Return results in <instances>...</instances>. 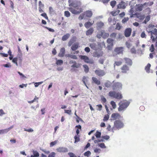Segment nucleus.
Wrapping results in <instances>:
<instances>
[{
  "label": "nucleus",
  "mask_w": 157,
  "mask_h": 157,
  "mask_svg": "<svg viewBox=\"0 0 157 157\" xmlns=\"http://www.w3.org/2000/svg\"><path fill=\"white\" fill-rule=\"evenodd\" d=\"M104 25V24L102 22H99L97 23V27L99 28H101Z\"/></svg>",
  "instance_id": "nucleus-37"
},
{
  "label": "nucleus",
  "mask_w": 157,
  "mask_h": 157,
  "mask_svg": "<svg viewBox=\"0 0 157 157\" xmlns=\"http://www.w3.org/2000/svg\"><path fill=\"white\" fill-rule=\"evenodd\" d=\"M79 44L78 42H76L71 47V48L72 51H75L79 47Z\"/></svg>",
  "instance_id": "nucleus-16"
},
{
  "label": "nucleus",
  "mask_w": 157,
  "mask_h": 157,
  "mask_svg": "<svg viewBox=\"0 0 157 157\" xmlns=\"http://www.w3.org/2000/svg\"><path fill=\"white\" fill-rule=\"evenodd\" d=\"M134 15L136 16V17L140 20H143L145 18V16L144 15L141 14L139 13H136Z\"/></svg>",
  "instance_id": "nucleus-18"
},
{
  "label": "nucleus",
  "mask_w": 157,
  "mask_h": 157,
  "mask_svg": "<svg viewBox=\"0 0 157 157\" xmlns=\"http://www.w3.org/2000/svg\"><path fill=\"white\" fill-rule=\"evenodd\" d=\"M75 143L79 142L80 141V138L79 136L76 135L74 137Z\"/></svg>",
  "instance_id": "nucleus-43"
},
{
  "label": "nucleus",
  "mask_w": 157,
  "mask_h": 157,
  "mask_svg": "<svg viewBox=\"0 0 157 157\" xmlns=\"http://www.w3.org/2000/svg\"><path fill=\"white\" fill-rule=\"evenodd\" d=\"M70 13L68 11H65L64 12V15L67 17H69L70 16Z\"/></svg>",
  "instance_id": "nucleus-48"
},
{
  "label": "nucleus",
  "mask_w": 157,
  "mask_h": 157,
  "mask_svg": "<svg viewBox=\"0 0 157 157\" xmlns=\"http://www.w3.org/2000/svg\"><path fill=\"white\" fill-rule=\"evenodd\" d=\"M73 63V64L71 66V67H76L77 68H78L80 66V64L77 63L75 61L73 62L72 61H70V63Z\"/></svg>",
  "instance_id": "nucleus-22"
},
{
  "label": "nucleus",
  "mask_w": 157,
  "mask_h": 157,
  "mask_svg": "<svg viewBox=\"0 0 157 157\" xmlns=\"http://www.w3.org/2000/svg\"><path fill=\"white\" fill-rule=\"evenodd\" d=\"M94 31V30L93 28H90L86 32V36H89L91 35Z\"/></svg>",
  "instance_id": "nucleus-20"
},
{
  "label": "nucleus",
  "mask_w": 157,
  "mask_h": 157,
  "mask_svg": "<svg viewBox=\"0 0 157 157\" xmlns=\"http://www.w3.org/2000/svg\"><path fill=\"white\" fill-rule=\"evenodd\" d=\"M65 49L64 48H61L58 56L60 57H63L65 55Z\"/></svg>",
  "instance_id": "nucleus-15"
},
{
  "label": "nucleus",
  "mask_w": 157,
  "mask_h": 157,
  "mask_svg": "<svg viewBox=\"0 0 157 157\" xmlns=\"http://www.w3.org/2000/svg\"><path fill=\"white\" fill-rule=\"evenodd\" d=\"M123 122L120 120H116L114 122V126L117 128H121L124 126Z\"/></svg>",
  "instance_id": "nucleus-4"
},
{
  "label": "nucleus",
  "mask_w": 157,
  "mask_h": 157,
  "mask_svg": "<svg viewBox=\"0 0 157 157\" xmlns=\"http://www.w3.org/2000/svg\"><path fill=\"white\" fill-rule=\"evenodd\" d=\"M130 104V102L126 100L120 101L118 103L119 107L118 111L119 112L124 111L126 109Z\"/></svg>",
  "instance_id": "nucleus-2"
},
{
  "label": "nucleus",
  "mask_w": 157,
  "mask_h": 157,
  "mask_svg": "<svg viewBox=\"0 0 157 157\" xmlns=\"http://www.w3.org/2000/svg\"><path fill=\"white\" fill-rule=\"evenodd\" d=\"M93 82L97 85H99L101 84L100 80H98L96 78L93 77L92 78Z\"/></svg>",
  "instance_id": "nucleus-21"
},
{
  "label": "nucleus",
  "mask_w": 157,
  "mask_h": 157,
  "mask_svg": "<svg viewBox=\"0 0 157 157\" xmlns=\"http://www.w3.org/2000/svg\"><path fill=\"white\" fill-rule=\"evenodd\" d=\"M117 33H111L110 35V36L112 38H115L117 36Z\"/></svg>",
  "instance_id": "nucleus-58"
},
{
  "label": "nucleus",
  "mask_w": 157,
  "mask_h": 157,
  "mask_svg": "<svg viewBox=\"0 0 157 157\" xmlns=\"http://www.w3.org/2000/svg\"><path fill=\"white\" fill-rule=\"evenodd\" d=\"M121 72L122 73H126L129 70L128 67L126 64H124L121 68Z\"/></svg>",
  "instance_id": "nucleus-7"
},
{
  "label": "nucleus",
  "mask_w": 157,
  "mask_h": 157,
  "mask_svg": "<svg viewBox=\"0 0 157 157\" xmlns=\"http://www.w3.org/2000/svg\"><path fill=\"white\" fill-rule=\"evenodd\" d=\"M124 59L125 61V63L128 65L129 66H131L132 65V62L131 59L128 58H124Z\"/></svg>",
  "instance_id": "nucleus-13"
},
{
  "label": "nucleus",
  "mask_w": 157,
  "mask_h": 157,
  "mask_svg": "<svg viewBox=\"0 0 157 157\" xmlns=\"http://www.w3.org/2000/svg\"><path fill=\"white\" fill-rule=\"evenodd\" d=\"M113 40L110 38H108L107 40V43L111 46L113 45Z\"/></svg>",
  "instance_id": "nucleus-38"
},
{
  "label": "nucleus",
  "mask_w": 157,
  "mask_h": 157,
  "mask_svg": "<svg viewBox=\"0 0 157 157\" xmlns=\"http://www.w3.org/2000/svg\"><path fill=\"white\" fill-rule=\"evenodd\" d=\"M151 66V64L150 63H148L147 65L145 67V70L148 73L150 72V70Z\"/></svg>",
  "instance_id": "nucleus-33"
},
{
  "label": "nucleus",
  "mask_w": 157,
  "mask_h": 157,
  "mask_svg": "<svg viewBox=\"0 0 157 157\" xmlns=\"http://www.w3.org/2000/svg\"><path fill=\"white\" fill-rule=\"evenodd\" d=\"M101 133L100 132L97 131L95 133V136L97 138H98L101 137Z\"/></svg>",
  "instance_id": "nucleus-47"
},
{
  "label": "nucleus",
  "mask_w": 157,
  "mask_h": 157,
  "mask_svg": "<svg viewBox=\"0 0 157 157\" xmlns=\"http://www.w3.org/2000/svg\"><path fill=\"white\" fill-rule=\"evenodd\" d=\"M116 92L115 91H111L109 92L108 94V95L109 96L111 97L114 98V97L116 94Z\"/></svg>",
  "instance_id": "nucleus-36"
},
{
  "label": "nucleus",
  "mask_w": 157,
  "mask_h": 157,
  "mask_svg": "<svg viewBox=\"0 0 157 157\" xmlns=\"http://www.w3.org/2000/svg\"><path fill=\"white\" fill-rule=\"evenodd\" d=\"M117 2L115 0H113L110 2V6L113 8L116 4Z\"/></svg>",
  "instance_id": "nucleus-41"
},
{
  "label": "nucleus",
  "mask_w": 157,
  "mask_h": 157,
  "mask_svg": "<svg viewBox=\"0 0 157 157\" xmlns=\"http://www.w3.org/2000/svg\"><path fill=\"white\" fill-rule=\"evenodd\" d=\"M91 154V152L89 151H88L85 152L84 154V155L85 156L88 157Z\"/></svg>",
  "instance_id": "nucleus-50"
},
{
  "label": "nucleus",
  "mask_w": 157,
  "mask_h": 157,
  "mask_svg": "<svg viewBox=\"0 0 157 157\" xmlns=\"http://www.w3.org/2000/svg\"><path fill=\"white\" fill-rule=\"evenodd\" d=\"M117 9H124L126 8L125 2L121 1L117 6Z\"/></svg>",
  "instance_id": "nucleus-9"
},
{
  "label": "nucleus",
  "mask_w": 157,
  "mask_h": 157,
  "mask_svg": "<svg viewBox=\"0 0 157 157\" xmlns=\"http://www.w3.org/2000/svg\"><path fill=\"white\" fill-rule=\"evenodd\" d=\"M122 48H117L115 49V51L119 54L122 52Z\"/></svg>",
  "instance_id": "nucleus-42"
},
{
  "label": "nucleus",
  "mask_w": 157,
  "mask_h": 157,
  "mask_svg": "<svg viewBox=\"0 0 157 157\" xmlns=\"http://www.w3.org/2000/svg\"><path fill=\"white\" fill-rule=\"evenodd\" d=\"M121 26L119 23H117L115 29L118 30H120L121 29Z\"/></svg>",
  "instance_id": "nucleus-51"
},
{
  "label": "nucleus",
  "mask_w": 157,
  "mask_h": 157,
  "mask_svg": "<svg viewBox=\"0 0 157 157\" xmlns=\"http://www.w3.org/2000/svg\"><path fill=\"white\" fill-rule=\"evenodd\" d=\"M104 141V140L102 139L100 140H94V143L95 144L98 143V142H103Z\"/></svg>",
  "instance_id": "nucleus-63"
},
{
  "label": "nucleus",
  "mask_w": 157,
  "mask_h": 157,
  "mask_svg": "<svg viewBox=\"0 0 157 157\" xmlns=\"http://www.w3.org/2000/svg\"><path fill=\"white\" fill-rule=\"evenodd\" d=\"M70 36V35L69 34L67 33L63 36L62 38V40L63 41L66 40L69 38Z\"/></svg>",
  "instance_id": "nucleus-30"
},
{
  "label": "nucleus",
  "mask_w": 157,
  "mask_h": 157,
  "mask_svg": "<svg viewBox=\"0 0 157 157\" xmlns=\"http://www.w3.org/2000/svg\"><path fill=\"white\" fill-rule=\"evenodd\" d=\"M57 143V141H56V140H55L54 141H52V142L50 143V147H53V146H54Z\"/></svg>",
  "instance_id": "nucleus-60"
},
{
  "label": "nucleus",
  "mask_w": 157,
  "mask_h": 157,
  "mask_svg": "<svg viewBox=\"0 0 157 157\" xmlns=\"http://www.w3.org/2000/svg\"><path fill=\"white\" fill-rule=\"evenodd\" d=\"M33 155H31V157H38L39 156V153L36 151H33Z\"/></svg>",
  "instance_id": "nucleus-28"
},
{
  "label": "nucleus",
  "mask_w": 157,
  "mask_h": 157,
  "mask_svg": "<svg viewBox=\"0 0 157 157\" xmlns=\"http://www.w3.org/2000/svg\"><path fill=\"white\" fill-rule=\"evenodd\" d=\"M98 146L102 148H106V146L105 145V144L104 143H101L98 144Z\"/></svg>",
  "instance_id": "nucleus-54"
},
{
  "label": "nucleus",
  "mask_w": 157,
  "mask_h": 157,
  "mask_svg": "<svg viewBox=\"0 0 157 157\" xmlns=\"http://www.w3.org/2000/svg\"><path fill=\"white\" fill-rule=\"evenodd\" d=\"M122 84L119 82H116L113 84L112 86V88L113 90H118L122 88Z\"/></svg>",
  "instance_id": "nucleus-5"
},
{
  "label": "nucleus",
  "mask_w": 157,
  "mask_h": 157,
  "mask_svg": "<svg viewBox=\"0 0 157 157\" xmlns=\"http://www.w3.org/2000/svg\"><path fill=\"white\" fill-rule=\"evenodd\" d=\"M122 95L121 93H116L114 98L117 99H121L122 98Z\"/></svg>",
  "instance_id": "nucleus-32"
},
{
  "label": "nucleus",
  "mask_w": 157,
  "mask_h": 157,
  "mask_svg": "<svg viewBox=\"0 0 157 157\" xmlns=\"http://www.w3.org/2000/svg\"><path fill=\"white\" fill-rule=\"evenodd\" d=\"M88 77H86L85 76H83L82 78V81L86 87L88 89V87L86 84V83L88 82Z\"/></svg>",
  "instance_id": "nucleus-29"
},
{
  "label": "nucleus",
  "mask_w": 157,
  "mask_h": 157,
  "mask_svg": "<svg viewBox=\"0 0 157 157\" xmlns=\"http://www.w3.org/2000/svg\"><path fill=\"white\" fill-rule=\"evenodd\" d=\"M110 104L111 105L113 109H114L116 108V105L115 102L114 101H112L110 102Z\"/></svg>",
  "instance_id": "nucleus-49"
},
{
  "label": "nucleus",
  "mask_w": 157,
  "mask_h": 157,
  "mask_svg": "<svg viewBox=\"0 0 157 157\" xmlns=\"http://www.w3.org/2000/svg\"><path fill=\"white\" fill-rule=\"evenodd\" d=\"M105 45L104 43H98V49L100 50H101L102 48V47L101 46V45Z\"/></svg>",
  "instance_id": "nucleus-55"
},
{
  "label": "nucleus",
  "mask_w": 157,
  "mask_h": 157,
  "mask_svg": "<svg viewBox=\"0 0 157 157\" xmlns=\"http://www.w3.org/2000/svg\"><path fill=\"white\" fill-rule=\"evenodd\" d=\"M79 57L81 59L83 60L85 63H87L93 64L94 63V61L93 59H89L86 56L80 55L79 56Z\"/></svg>",
  "instance_id": "nucleus-3"
},
{
  "label": "nucleus",
  "mask_w": 157,
  "mask_h": 157,
  "mask_svg": "<svg viewBox=\"0 0 157 157\" xmlns=\"http://www.w3.org/2000/svg\"><path fill=\"white\" fill-rule=\"evenodd\" d=\"M13 128V126H12L8 128L0 130V134L7 133Z\"/></svg>",
  "instance_id": "nucleus-14"
},
{
  "label": "nucleus",
  "mask_w": 157,
  "mask_h": 157,
  "mask_svg": "<svg viewBox=\"0 0 157 157\" xmlns=\"http://www.w3.org/2000/svg\"><path fill=\"white\" fill-rule=\"evenodd\" d=\"M150 16H149V15L147 16L146 17L145 20H144V23L145 24H146L150 20Z\"/></svg>",
  "instance_id": "nucleus-44"
},
{
  "label": "nucleus",
  "mask_w": 157,
  "mask_h": 157,
  "mask_svg": "<svg viewBox=\"0 0 157 157\" xmlns=\"http://www.w3.org/2000/svg\"><path fill=\"white\" fill-rule=\"evenodd\" d=\"M76 39L77 38L76 36H73L69 41L68 43V45L70 46L74 42L76 41Z\"/></svg>",
  "instance_id": "nucleus-24"
},
{
  "label": "nucleus",
  "mask_w": 157,
  "mask_h": 157,
  "mask_svg": "<svg viewBox=\"0 0 157 157\" xmlns=\"http://www.w3.org/2000/svg\"><path fill=\"white\" fill-rule=\"evenodd\" d=\"M101 100L102 103H105L106 101V98L103 96L101 97Z\"/></svg>",
  "instance_id": "nucleus-59"
},
{
  "label": "nucleus",
  "mask_w": 157,
  "mask_h": 157,
  "mask_svg": "<svg viewBox=\"0 0 157 157\" xmlns=\"http://www.w3.org/2000/svg\"><path fill=\"white\" fill-rule=\"evenodd\" d=\"M95 74L99 77H102L105 74V72L102 70L99 69L96 70L94 71Z\"/></svg>",
  "instance_id": "nucleus-6"
},
{
  "label": "nucleus",
  "mask_w": 157,
  "mask_h": 157,
  "mask_svg": "<svg viewBox=\"0 0 157 157\" xmlns=\"http://www.w3.org/2000/svg\"><path fill=\"white\" fill-rule=\"evenodd\" d=\"M63 62L62 60L61 59H59V60H57V61L56 62V64L57 65H62L63 64Z\"/></svg>",
  "instance_id": "nucleus-46"
},
{
  "label": "nucleus",
  "mask_w": 157,
  "mask_h": 157,
  "mask_svg": "<svg viewBox=\"0 0 157 157\" xmlns=\"http://www.w3.org/2000/svg\"><path fill=\"white\" fill-rule=\"evenodd\" d=\"M151 35L154 34L155 35H157V29H154L151 32ZM151 38L153 41H155V38L152 35L151 36Z\"/></svg>",
  "instance_id": "nucleus-19"
},
{
  "label": "nucleus",
  "mask_w": 157,
  "mask_h": 157,
  "mask_svg": "<svg viewBox=\"0 0 157 157\" xmlns=\"http://www.w3.org/2000/svg\"><path fill=\"white\" fill-rule=\"evenodd\" d=\"M85 17H85V16L84 13H83L81 14L79 16V17H78V19L79 20H82V19H83Z\"/></svg>",
  "instance_id": "nucleus-52"
},
{
  "label": "nucleus",
  "mask_w": 157,
  "mask_h": 157,
  "mask_svg": "<svg viewBox=\"0 0 157 157\" xmlns=\"http://www.w3.org/2000/svg\"><path fill=\"white\" fill-rule=\"evenodd\" d=\"M65 56L67 57H70L71 59H77V57L76 56L73 55H71L70 54H68L65 55Z\"/></svg>",
  "instance_id": "nucleus-27"
},
{
  "label": "nucleus",
  "mask_w": 157,
  "mask_h": 157,
  "mask_svg": "<svg viewBox=\"0 0 157 157\" xmlns=\"http://www.w3.org/2000/svg\"><path fill=\"white\" fill-rule=\"evenodd\" d=\"M83 67L84 68V71L86 73H87L89 71V68L88 66L86 64H84L83 65Z\"/></svg>",
  "instance_id": "nucleus-35"
},
{
  "label": "nucleus",
  "mask_w": 157,
  "mask_h": 157,
  "mask_svg": "<svg viewBox=\"0 0 157 157\" xmlns=\"http://www.w3.org/2000/svg\"><path fill=\"white\" fill-rule=\"evenodd\" d=\"M132 30L131 28H129L126 29L124 31V36L128 37L130 36L132 32Z\"/></svg>",
  "instance_id": "nucleus-8"
},
{
  "label": "nucleus",
  "mask_w": 157,
  "mask_h": 157,
  "mask_svg": "<svg viewBox=\"0 0 157 157\" xmlns=\"http://www.w3.org/2000/svg\"><path fill=\"white\" fill-rule=\"evenodd\" d=\"M112 83L109 81H107L105 83V87L108 88L111 85Z\"/></svg>",
  "instance_id": "nucleus-40"
},
{
  "label": "nucleus",
  "mask_w": 157,
  "mask_h": 157,
  "mask_svg": "<svg viewBox=\"0 0 157 157\" xmlns=\"http://www.w3.org/2000/svg\"><path fill=\"white\" fill-rule=\"evenodd\" d=\"M41 15L42 16H43L47 20L48 19V17L47 16V14L45 13H42L41 14Z\"/></svg>",
  "instance_id": "nucleus-56"
},
{
  "label": "nucleus",
  "mask_w": 157,
  "mask_h": 157,
  "mask_svg": "<svg viewBox=\"0 0 157 157\" xmlns=\"http://www.w3.org/2000/svg\"><path fill=\"white\" fill-rule=\"evenodd\" d=\"M120 11L117 10L116 11H113L111 12V14L113 16H116L119 13Z\"/></svg>",
  "instance_id": "nucleus-39"
},
{
  "label": "nucleus",
  "mask_w": 157,
  "mask_h": 157,
  "mask_svg": "<svg viewBox=\"0 0 157 157\" xmlns=\"http://www.w3.org/2000/svg\"><path fill=\"white\" fill-rule=\"evenodd\" d=\"M93 24V23H91L90 22L88 21L85 23L84 26L86 28L88 29L91 27Z\"/></svg>",
  "instance_id": "nucleus-31"
},
{
  "label": "nucleus",
  "mask_w": 157,
  "mask_h": 157,
  "mask_svg": "<svg viewBox=\"0 0 157 157\" xmlns=\"http://www.w3.org/2000/svg\"><path fill=\"white\" fill-rule=\"evenodd\" d=\"M109 116L108 114L105 115L104 117L103 120L104 121H107L109 120Z\"/></svg>",
  "instance_id": "nucleus-53"
},
{
  "label": "nucleus",
  "mask_w": 157,
  "mask_h": 157,
  "mask_svg": "<svg viewBox=\"0 0 157 157\" xmlns=\"http://www.w3.org/2000/svg\"><path fill=\"white\" fill-rule=\"evenodd\" d=\"M122 63V62L121 61H115L114 63V68H115L116 66H121Z\"/></svg>",
  "instance_id": "nucleus-26"
},
{
  "label": "nucleus",
  "mask_w": 157,
  "mask_h": 157,
  "mask_svg": "<svg viewBox=\"0 0 157 157\" xmlns=\"http://www.w3.org/2000/svg\"><path fill=\"white\" fill-rule=\"evenodd\" d=\"M101 35L104 38H106L109 36V33H105V32H101Z\"/></svg>",
  "instance_id": "nucleus-34"
},
{
  "label": "nucleus",
  "mask_w": 157,
  "mask_h": 157,
  "mask_svg": "<svg viewBox=\"0 0 157 157\" xmlns=\"http://www.w3.org/2000/svg\"><path fill=\"white\" fill-rule=\"evenodd\" d=\"M81 5L80 2L77 1L76 2H73L69 5V6H72V7L69 8V10L73 14H78L82 12V10L81 7H79Z\"/></svg>",
  "instance_id": "nucleus-1"
},
{
  "label": "nucleus",
  "mask_w": 157,
  "mask_h": 157,
  "mask_svg": "<svg viewBox=\"0 0 157 157\" xmlns=\"http://www.w3.org/2000/svg\"><path fill=\"white\" fill-rule=\"evenodd\" d=\"M90 47L92 49L97 50L98 49L97 48V44L94 43H92L90 44Z\"/></svg>",
  "instance_id": "nucleus-25"
},
{
  "label": "nucleus",
  "mask_w": 157,
  "mask_h": 157,
  "mask_svg": "<svg viewBox=\"0 0 157 157\" xmlns=\"http://www.w3.org/2000/svg\"><path fill=\"white\" fill-rule=\"evenodd\" d=\"M129 20V18L128 17H124L122 21V23H125L127 21Z\"/></svg>",
  "instance_id": "nucleus-57"
},
{
  "label": "nucleus",
  "mask_w": 157,
  "mask_h": 157,
  "mask_svg": "<svg viewBox=\"0 0 157 157\" xmlns=\"http://www.w3.org/2000/svg\"><path fill=\"white\" fill-rule=\"evenodd\" d=\"M147 3H144L143 4H136V8L137 11H141L142 10L144 6H145Z\"/></svg>",
  "instance_id": "nucleus-10"
},
{
  "label": "nucleus",
  "mask_w": 157,
  "mask_h": 157,
  "mask_svg": "<svg viewBox=\"0 0 157 157\" xmlns=\"http://www.w3.org/2000/svg\"><path fill=\"white\" fill-rule=\"evenodd\" d=\"M103 52L101 50H100L99 51H96L94 52L93 55L95 57H99L102 56Z\"/></svg>",
  "instance_id": "nucleus-12"
},
{
  "label": "nucleus",
  "mask_w": 157,
  "mask_h": 157,
  "mask_svg": "<svg viewBox=\"0 0 157 157\" xmlns=\"http://www.w3.org/2000/svg\"><path fill=\"white\" fill-rule=\"evenodd\" d=\"M57 151L59 152H65L67 151V149L65 147H60L57 149Z\"/></svg>",
  "instance_id": "nucleus-23"
},
{
  "label": "nucleus",
  "mask_w": 157,
  "mask_h": 157,
  "mask_svg": "<svg viewBox=\"0 0 157 157\" xmlns=\"http://www.w3.org/2000/svg\"><path fill=\"white\" fill-rule=\"evenodd\" d=\"M121 117L120 115L118 113H114L111 115L112 119L113 120L120 119Z\"/></svg>",
  "instance_id": "nucleus-11"
},
{
  "label": "nucleus",
  "mask_w": 157,
  "mask_h": 157,
  "mask_svg": "<svg viewBox=\"0 0 157 157\" xmlns=\"http://www.w3.org/2000/svg\"><path fill=\"white\" fill-rule=\"evenodd\" d=\"M84 13L85 15V17H90L92 15L93 13L90 10H87L84 12Z\"/></svg>",
  "instance_id": "nucleus-17"
},
{
  "label": "nucleus",
  "mask_w": 157,
  "mask_h": 157,
  "mask_svg": "<svg viewBox=\"0 0 157 157\" xmlns=\"http://www.w3.org/2000/svg\"><path fill=\"white\" fill-rule=\"evenodd\" d=\"M18 59V58L17 57L14 58L12 59V62L14 63H15L17 66L18 65V64L17 63V61Z\"/></svg>",
  "instance_id": "nucleus-45"
},
{
  "label": "nucleus",
  "mask_w": 157,
  "mask_h": 157,
  "mask_svg": "<svg viewBox=\"0 0 157 157\" xmlns=\"http://www.w3.org/2000/svg\"><path fill=\"white\" fill-rule=\"evenodd\" d=\"M56 154L54 152H52L48 156V157H55Z\"/></svg>",
  "instance_id": "nucleus-64"
},
{
  "label": "nucleus",
  "mask_w": 157,
  "mask_h": 157,
  "mask_svg": "<svg viewBox=\"0 0 157 157\" xmlns=\"http://www.w3.org/2000/svg\"><path fill=\"white\" fill-rule=\"evenodd\" d=\"M131 52L132 53H136V50L134 47H132L130 50Z\"/></svg>",
  "instance_id": "nucleus-62"
},
{
  "label": "nucleus",
  "mask_w": 157,
  "mask_h": 157,
  "mask_svg": "<svg viewBox=\"0 0 157 157\" xmlns=\"http://www.w3.org/2000/svg\"><path fill=\"white\" fill-rule=\"evenodd\" d=\"M101 137L103 140L105 139L106 140L109 139L110 138L109 136L108 135L102 136Z\"/></svg>",
  "instance_id": "nucleus-61"
}]
</instances>
